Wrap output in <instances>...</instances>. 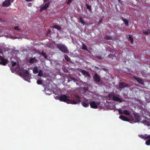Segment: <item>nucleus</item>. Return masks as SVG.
Returning <instances> with one entry per match:
<instances>
[{"label": "nucleus", "instance_id": "f257e3e1", "mask_svg": "<svg viewBox=\"0 0 150 150\" xmlns=\"http://www.w3.org/2000/svg\"><path fill=\"white\" fill-rule=\"evenodd\" d=\"M70 97L66 95H62L58 97V99L61 101L67 103L68 104H76L78 101L76 100H71L70 99Z\"/></svg>", "mask_w": 150, "mask_h": 150}, {"label": "nucleus", "instance_id": "f03ea898", "mask_svg": "<svg viewBox=\"0 0 150 150\" xmlns=\"http://www.w3.org/2000/svg\"><path fill=\"white\" fill-rule=\"evenodd\" d=\"M19 74L20 76H23L26 81L29 82L30 75L27 70H23L22 72L19 73Z\"/></svg>", "mask_w": 150, "mask_h": 150}, {"label": "nucleus", "instance_id": "7ed1b4c3", "mask_svg": "<svg viewBox=\"0 0 150 150\" xmlns=\"http://www.w3.org/2000/svg\"><path fill=\"white\" fill-rule=\"evenodd\" d=\"M56 46L57 48L62 52L64 53H69V51L67 47L64 45L59 44L56 45Z\"/></svg>", "mask_w": 150, "mask_h": 150}, {"label": "nucleus", "instance_id": "20e7f679", "mask_svg": "<svg viewBox=\"0 0 150 150\" xmlns=\"http://www.w3.org/2000/svg\"><path fill=\"white\" fill-rule=\"evenodd\" d=\"M91 107L92 108L96 109L97 108L98 106L100 105V103L98 101L95 102L92 101L89 103Z\"/></svg>", "mask_w": 150, "mask_h": 150}, {"label": "nucleus", "instance_id": "39448f33", "mask_svg": "<svg viewBox=\"0 0 150 150\" xmlns=\"http://www.w3.org/2000/svg\"><path fill=\"white\" fill-rule=\"evenodd\" d=\"M11 2H13V0H5L3 3L2 5L4 7H8L11 5Z\"/></svg>", "mask_w": 150, "mask_h": 150}, {"label": "nucleus", "instance_id": "423d86ee", "mask_svg": "<svg viewBox=\"0 0 150 150\" xmlns=\"http://www.w3.org/2000/svg\"><path fill=\"white\" fill-rule=\"evenodd\" d=\"M8 61L6 59H5L3 58L0 55V64L5 65L8 63Z\"/></svg>", "mask_w": 150, "mask_h": 150}, {"label": "nucleus", "instance_id": "0eeeda50", "mask_svg": "<svg viewBox=\"0 0 150 150\" xmlns=\"http://www.w3.org/2000/svg\"><path fill=\"white\" fill-rule=\"evenodd\" d=\"M94 81L96 82H99L100 81V76L97 73H95L94 76H93Z\"/></svg>", "mask_w": 150, "mask_h": 150}, {"label": "nucleus", "instance_id": "6e6552de", "mask_svg": "<svg viewBox=\"0 0 150 150\" xmlns=\"http://www.w3.org/2000/svg\"><path fill=\"white\" fill-rule=\"evenodd\" d=\"M133 78L137 81L139 83L143 86L144 85V81L142 79L134 76Z\"/></svg>", "mask_w": 150, "mask_h": 150}, {"label": "nucleus", "instance_id": "1a4fd4ad", "mask_svg": "<svg viewBox=\"0 0 150 150\" xmlns=\"http://www.w3.org/2000/svg\"><path fill=\"white\" fill-rule=\"evenodd\" d=\"M133 115L134 117L135 122H140V116L137 114H134Z\"/></svg>", "mask_w": 150, "mask_h": 150}, {"label": "nucleus", "instance_id": "9d476101", "mask_svg": "<svg viewBox=\"0 0 150 150\" xmlns=\"http://www.w3.org/2000/svg\"><path fill=\"white\" fill-rule=\"evenodd\" d=\"M129 85L128 84H125L124 82L119 83V87L120 88H123L125 87H128Z\"/></svg>", "mask_w": 150, "mask_h": 150}, {"label": "nucleus", "instance_id": "9b49d317", "mask_svg": "<svg viewBox=\"0 0 150 150\" xmlns=\"http://www.w3.org/2000/svg\"><path fill=\"white\" fill-rule=\"evenodd\" d=\"M81 72L83 75L85 76H87L88 77H90L91 75L89 73L85 70H81Z\"/></svg>", "mask_w": 150, "mask_h": 150}, {"label": "nucleus", "instance_id": "f8f14e48", "mask_svg": "<svg viewBox=\"0 0 150 150\" xmlns=\"http://www.w3.org/2000/svg\"><path fill=\"white\" fill-rule=\"evenodd\" d=\"M50 4H49V3H46L45 5L42 6L40 10V11L41 12L42 11L45 10L47 9V8L49 7Z\"/></svg>", "mask_w": 150, "mask_h": 150}, {"label": "nucleus", "instance_id": "ddd939ff", "mask_svg": "<svg viewBox=\"0 0 150 150\" xmlns=\"http://www.w3.org/2000/svg\"><path fill=\"white\" fill-rule=\"evenodd\" d=\"M148 134H144V135L142 134H139L138 135V136L142 139H143L144 140H147V137L148 136Z\"/></svg>", "mask_w": 150, "mask_h": 150}, {"label": "nucleus", "instance_id": "4468645a", "mask_svg": "<svg viewBox=\"0 0 150 150\" xmlns=\"http://www.w3.org/2000/svg\"><path fill=\"white\" fill-rule=\"evenodd\" d=\"M119 118L121 120L124 121L128 122L129 121V120L127 117L124 116L123 115H121L120 116Z\"/></svg>", "mask_w": 150, "mask_h": 150}, {"label": "nucleus", "instance_id": "2eb2a0df", "mask_svg": "<svg viewBox=\"0 0 150 150\" xmlns=\"http://www.w3.org/2000/svg\"><path fill=\"white\" fill-rule=\"evenodd\" d=\"M145 144L146 145L149 146L150 145V134L148 135Z\"/></svg>", "mask_w": 150, "mask_h": 150}, {"label": "nucleus", "instance_id": "dca6fc26", "mask_svg": "<svg viewBox=\"0 0 150 150\" xmlns=\"http://www.w3.org/2000/svg\"><path fill=\"white\" fill-rule=\"evenodd\" d=\"M37 61V60L35 59V58H34L30 59L29 62L30 63L33 64L35 62H36Z\"/></svg>", "mask_w": 150, "mask_h": 150}, {"label": "nucleus", "instance_id": "f3484780", "mask_svg": "<svg viewBox=\"0 0 150 150\" xmlns=\"http://www.w3.org/2000/svg\"><path fill=\"white\" fill-rule=\"evenodd\" d=\"M81 103L82 105L84 107H87L89 106V104L88 103H87L84 102L82 101Z\"/></svg>", "mask_w": 150, "mask_h": 150}, {"label": "nucleus", "instance_id": "a211bd4d", "mask_svg": "<svg viewBox=\"0 0 150 150\" xmlns=\"http://www.w3.org/2000/svg\"><path fill=\"white\" fill-rule=\"evenodd\" d=\"M122 20L124 22L125 25L127 26L128 25L129 23L128 21L127 20L125 19L123 17H122Z\"/></svg>", "mask_w": 150, "mask_h": 150}, {"label": "nucleus", "instance_id": "6ab92c4d", "mask_svg": "<svg viewBox=\"0 0 150 150\" xmlns=\"http://www.w3.org/2000/svg\"><path fill=\"white\" fill-rule=\"evenodd\" d=\"M128 39L129 41H130L131 43H132L133 42V40L132 37L130 35H128Z\"/></svg>", "mask_w": 150, "mask_h": 150}, {"label": "nucleus", "instance_id": "aec40b11", "mask_svg": "<svg viewBox=\"0 0 150 150\" xmlns=\"http://www.w3.org/2000/svg\"><path fill=\"white\" fill-rule=\"evenodd\" d=\"M79 19L80 20V22L81 23L83 24V25H84L85 24V22L84 21L83 18L81 16L79 17Z\"/></svg>", "mask_w": 150, "mask_h": 150}, {"label": "nucleus", "instance_id": "412c9836", "mask_svg": "<svg viewBox=\"0 0 150 150\" xmlns=\"http://www.w3.org/2000/svg\"><path fill=\"white\" fill-rule=\"evenodd\" d=\"M82 49L83 50L88 51V50L87 48V46L84 44H83Z\"/></svg>", "mask_w": 150, "mask_h": 150}, {"label": "nucleus", "instance_id": "4be33fe9", "mask_svg": "<svg viewBox=\"0 0 150 150\" xmlns=\"http://www.w3.org/2000/svg\"><path fill=\"white\" fill-rule=\"evenodd\" d=\"M123 113L125 115H129L130 114L129 112L127 110H125L124 111Z\"/></svg>", "mask_w": 150, "mask_h": 150}, {"label": "nucleus", "instance_id": "5701e85b", "mask_svg": "<svg viewBox=\"0 0 150 150\" xmlns=\"http://www.w3.org/2000/svg\"><path fill=\"white\" fill-rule=\"evenodd\" d=\"M33 72L34 74H37L38 73V67H35L33 69Z\"/></svg>", "mask_w": 150, "mask_h": 150}, {"label": "nucleus", "instance_id": "b1692460", "mask_svg": "<svg viewBox=\"0 0 150 150\" xmlns=\"http://www.w3.org/2000/svg\"><path fill=\"white\" fill-rule=\"evenodd\" d=\"M52 27L58 30H60L61 29V27L58 25H54Z\"/></svg>", "mask_w": 150, "mask_h": 150}, {"label": "nucleus", "instance_id": "393cba45", "mask_svg": "<svg viewBox=\"0 0 150 150\" xmlns=\"http://www.w3.org/2000/svg\"><path fill=\"white\" fill-rule=\"evenodd\" d=\"M64 58L65 60L67 61H69L70 60V59L69 58L67 55H65L64 56Z\"/></svg>", "mask_w": 150, "mask_h": 150}, {"label": "nucleus", "instance_id": "a878e982", "mask_svg": "<svg viewBox=\"0 0 150 150\" xmlns=\"http://www.w3.org/2000/svg\"><path fill=\"white\" fill-rule=\"evenodd\" d=\"M104 38L107 40H110L112 39V38L110 36H107V35H105Z\"/></svg>", "mask_w": 150, "mask_h": 150}, {"label": "nucleus", "instance_id": "bb28decb", "mask_svg": "<svg viewBox=\"0 0 150 150\" xmlns=\"http://www.w3.org/2000/svg\"><path fill=\"white\" fill-rule=\"evenodd\" d=\"M142 122L146 125H149V122L147 121L146 120H143V121H142Z\"/></svg>", "mask_w": 150, "mask_h": 150}, {"label": "nucleus", "instance_id": "cd10ccee", "mask_svg": "<svg viewBox=\"0 0 150 150\" xmlns=\"http://www.w3.org/2000/svg\"><path fill=\"white\" fill-rule=\"evenodd\" d=\"M115 95L114 94L112 93H110L108 95V97L109 98H111L112 97V98H113V96H114V95Z\"/></svg>", "mask_w": 150, "mask_h": 150}, {"label": "nucleus", "instance_id": "c85d7f7f", "mask_svg": "<svg viewBox=\"0 0 150 150\" xmlns=\"http://www.w3.org/2000/svg\"><path fill=\"white\" fill-rule=\"evenodd\" d=\"M43 75L42 71L40 70L38 72V76H42Z\"/></svg>", "mask_w": 150, "mask_h": 150}, {"label": "nucleus", "instance_id": "c756f323", "mask_svg": "<svg viewBox=\"0 0 150 150\" xmlns=\"http://www.w3.org/2000/svg\"><path fill=\"white\" fill-rule=\"evenodd\" d=\"M118 98L119 97H117L115 96H113L112 99L113 100L116 101Z\"/></svg>", "mask_w": 150, "mask_h": 150}, {"label": "nucleus", "instance_id": "7c9ffc66", "mask_svg": "<svg viewBox=\"0 0 150 150\" xmlns=\"http://www.w3.org/2000/svg\"><path fill=\"white\" fill-rule=\"evenodd\" d=\"M86 6L87 9L89 11H90L91 10V6L90 5H88L87 4H86Z\"/></svg>", "mask_w": 150, "mask_h": 150}, {"label": "nucleus", "instance_id": "2f4dec72", "mask_svg": "<svg viewBox=\"0 0 150 150\" xmlns=\"http://www.w3.org/2000/svg\"><path fill=\"white\" fill-rule=\"evenodd\" d=\"M44 3H49V4H50L51 3V1L50 0H44Z\"/></svg>", "mask_w": 150, "mask_h": 150}, {"label": "nucleus", "instance_id": "473e14b6", "mask_svg": "<svg viewBox=\"0 0 150 150\" xmlns=\"http://www.w3.org/2000/svg\"><path fill=\"white\" fill-rule=\"evenodd\" d=\"M41 54L42 55V56L43 57H44L45 59H46L47 58V56L46 55L45 52H42Z\"/></svg>", "mask_w": 150, "mask_h": 150}, {"label": "nucleus", "instance_id": "72a5a7b5", "mask_svg": "<svg viewBox=\"0 0 150 150\" xmlns=\"http://www.w3.org/2000/svg\"><path fill=\"white\" fill-rule=\"evenodd\" d=\"M11 64L12 66H14L16 65V62H14L13 61H11Z\"/></svg>", "mask_w": 150, "mask_h": 150}, {"label": "nucleus", "instance_id": "f704fd0d", "mask_svg": "<svg viewBox=\"0 0 150 150\" xmlns=\"http://www.w3.org/2000/svg\"><path fill=\"white\" fill-rule=\"evenodd\" d=\"M143 33L144 34L146 35H148L149 34L148 30L147 31H146L145 30H144L143 31Z\"/></svg>", "mask_w": 150, "mask_h": 150}, {"label": "nucleus", "instance_id": "c9c22d12", "mask_svg": "<svg viewBox=\"0 0 150 150\" xmlns=\"http://www.w3.org/2000/svg\"><path fill=\"white\" fill-rule=\"evenodd\" d=\"M118 111L119 113L120 114H122L123 113V112L120 109H118Z\"/></svg>", "mask_w": 150, "mask_h": 150}, {"label": "nucleus", "instance_id": "e433bc0d", "mask_svg": "<svg viewBox=\"0 0 150 150\" xmlns=\"http://www.w3.org/2000/svg\"><path fill=\"white\" fill-rule=\"evenodd\" d=\"M101 70H103L104 71H106V72H108V69L105 68H102L100 69Z\"/></svg>", "mask_w": 150, "mask_h": 150}, {"label": "nucleus", "instance_id": "4c0bfd02", "mask_svg": "<svg viewBox=\"0 0 150 150\" xmlns=\"http://www.w3.org/2000/svg\"><path fill=\"white\" fill-rule=\"evenodd\" d=\"M14 29L16 30H20L18 26H15L14 27Z\"/></svg>", "mask_w": 150, "mask_h": 150}, {"label": "nucleus", "instance_id": "58836bf2", "mask_svg": "<svg viewBox=\"0 0 150 150\" xmlns=\"http://www.w3.org/2000/svg\"><path fill=\"white\" fill-rule=\"evenodd\" d=\"M42 81L38 80V84H42Z\"/></svg>", "mask_w": 150, "mask_h": 150}, {"label": "nucleus", "instance_id": "ea45409f", "mask_svg": "<svg viewBox=\"0 0 150 150\" xmlns=\"http://www.w3.org/2000/svg\"><path fill=\"white\" fill-rule=\"evenodd\" d=\"M83 89L85 91H87L88 89V87H85L83 88Z\"/></svg>", "mask_w": 150, "mask_h": 150}, {"label": "nucleus", "instance_id": "a19ab883", "mask_svg": "<svg viewBox=\"0 0 150 150\" xmlns=\"http://www.w3.org/2000/svg\"><path fill=\"white\" fill-rule=\"evenodd\" d=\"M116 101H119L120 102H122V101L121 98H118L117 100Z\"/></svg>", "mask_w": 150, "mask_h": 150}, {"label": "nucleus", "instance_id": "79ce46f5", "mask_svg": "<svg viewBox=\"0 0 150 150\" xmlns=\"http://www.w3.org/2000/svg\"><path fill=\"white\" fill-rule=\"evenodd\" d=\"M102 21H103L102 19H101L100 20V21H99L98 22V25H99L101 23H102Z\"/></svg>", "mask_w": 150, "mask_h": 150}, {"label": "nucleus", "instance_id": "37998d69", "mask_svg": "<svg viewBox=\"0 0 150 150\" xmlns=\"http://www.w3.org/2000/svg\"><path fill=\"white\" fill-rule=\"evenodd\" d=\"M72 0H68L67 3V4H69L70 2Z\"/></svg>", "mask_w": 150, "mask_h": 150}, {"label": "nucleus", "instance_id": "c03bdc74", "mask_svg": "<svg viewBox=\"0 0 150 150\" xmlns=\"http://www.w3.org/2000/svg\"><path fill=\"white\" fill-rule=\"evenodd\" d=\"M95 68L96 69H100L99 68H98V67L96 66H95Z\"/></svg>", "mask_w": 150, "mask_h": 150}, {"label": "nucleus", "instance_id": "a18cd8bd", "mask_svg": "<svg viewBox=\"0 0 150 150\" xmlns=\"http://www.w3.org/2000/svg\"><path fill=\"white\" fill-rule=\"evenodd\" d=\"M73 79L74 80H75V81H77V79H76L75 78H73Z\"/></svg>", "mask_w": 150, "mask_h": 150}, {"label": "nucleus", "instance_id": "49530a36", "mask_svg": "<svg viewBox=\"0 0 150 150\" xmlns=\"http://www.w3.org/2000/svg\"><path fill=\"white\" fill-rule=\"evenodd\" d=\"M25 0L28 2L30 1H31V0Z\"/></svg>", "mask_w": 150, "mask_h": 150}, {"label": "nucleus", "instance_id": "de8ad7c7", "mask_svg": "<svg viewBox=\"0 0 150 150\" xmlns=\"http://www.w3.org/2000/svg\"><path fill=\"white\" fill-rule=\"evenodd\" d=\"M148 34H150V29L148 30Z\"/></svg>", "mask_w": 150, "mask_h": 150}, {"label": "nucleus", "instance_id": "09e8293b", "mask_svg": "<svg viewBox=\"0 0 150 150\" xmlns=\"http://www.w3.org/2000/svg\"><path fill=\"white\" fill-rule=\"evenodd\" d=\"M50 32H51V31H50V30H48V33H50Z\"/></svg>", "mask_w": 150, "mask_h": 150}, {"label": "nucleus", "instance_id": "8fccbe9b", "mask_svg": "<svg viewBox=\"0 0 150 150\" xmlns=\"http://www.w3.org/2000/svg\"><path fill=\"white\" fill-rule=\"evenodd\" d=\"M98 58L99 59H101V57H98Z\"/></svg>", "mask_w": 150, "mask_h": 150}, {"label": "nucleus", "instance_id": "3c124183", "mask_svg": "<svg viewBox=\"0 0 150 150\" xmlns=\"http://www.w3.org/2000/svg\"><path fill=\"white\" fill-rule=\"evenodd\" d=\"M2 21V20H1V18H0V21Z\"/></svg>", "mask_w": 150, "mask_h": 150}, {"label": "nucleus", "instance_id": "603ef678", "mask_svg": "<svg viewBox=\"0 0 150 150\" xmlns=\"http://www.w3.org/2000/svg\"><path fill=\"white\" fill-rule=\"evenodd\" d=\"M36 83H38V80H37Z\"/></svg>", "mask_w": 150, "mask_h": 150}, {"label": "nucleus", "instance_id": "864d4df0", "mask_svg": "<svg viewBox=\"0 0 150 150\" xmlns=\"http://www.w3.org/2000/svg\"><path fill=\"white\" fill-rule=\"evenodd\" d=\"M110 56V55H108V57H109L110 58V56Z\"/></svg>", "mask_w": 150, "mask_h": 150}, {"label": "nucleus", "instance_id": "5fc2aeb1", "mask_svg": "<svg viewBox=\"0 0 150 150\" xmlns=\"http://www.w3.org/2000/svg\"><path fill=\"white\" fill-rule=\"evenodd\" d=\"M120 1V0H118V1Z\"/></svg>", "mask_w": 150, "mask_h": 150}]
</instances>
